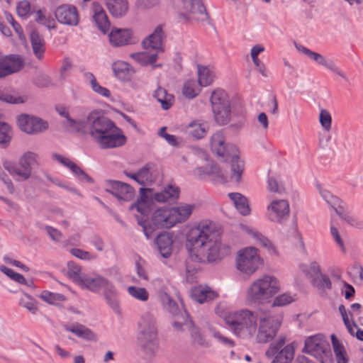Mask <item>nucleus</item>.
Masks as SVG:
<instances>
[{"instance_id": "nucleus-1", "label": "nucleus", "mask_w": 363, "mask_h": 363, "mask_svg": "<svg viewBox=\"0 0 363 363\" xmlns=\"http://www.w3.org/2000/svg\"><path fill=\"white\" fill-rule=\"evenodd\" d=\"M87 121L89 133L100 148H115L125 143L126 138L121 129L101 111H91L87 116Z\"/></svg>"}, {"instance_id": "nucleus-2", "label": "nucleus", "mask_w": 363, "mask_h": 363, "mask_svg": "<svg viewBox=\"0 0 363 363\" xmlns=\"http://www.w3.org/2000/svg\"><path fill=\"white\" fill-rule=\"evenodd\" d=\"M220 228L211 220H201L191 228L186 236L188 250H220Z\"/></svg>"}, {"instance_id": "nucleus-3", "label": "nucleus", "mask_w": 363, "mask_h": 363, "mask_svg": "<svg viewBox=\"0 0 363 363\" xmlns=\"http://www.w3.org/2000/svg\"><path fill=\"white\" fill-rule=\"evenodd\" d=\"M259 314V309H242L227 315L225 322L237 337L246 340H254Z\"/></svg>"}, {"instance_id": "nucleus-4", "label": "nucleus", "mask_w": 363, "mask_h": 363, "mask_svg": "<svg viewBox=\"0 0 363 363\" xmlns=\"http://www.w3.org/2000/svg\"><path fill=\"white\" fill-rule=\"evenodd\" d=\"M211 150L218 156L230 160V178L239 182L244 170V162L239 158V150L231 144H226L224 135L220 132L214 133L210 140Z\"/></svg>"}, {"instance_id": "nucleus-5", "label": "nucleus", "mask_w": 363, "mask_h": 363, "mask_svg": "<svg viewBox=\"0 0 363 363\" xmlns=\"http://www.w3.org/2000/svg\"><path fill=\"white\" fill-rule=\"evenodd\" d=\"M280 288L279 281L275 277L264 275L250 284L246 290V301L249 305L269 303Z\"/></svg>"}, {"instance_id": "nucleus-6", "label": "nucleus", "mask_w": 363, "mask_h": 363, "mask_svg": "<svg viewBox=\"0 0 363 363\" xmlns=\"http://www.w3.org/2000/svg\"><path fill=\"white\" fill-rule=\"evenodd\" d=\"M140 328L138 336L139 355L145 361L150 362L156 357L160 347L155 321L151 315H147L143 319Z\"/></svg>"}, {"instance_id": "nucleus-7", "label": "nucleus", "mask_w": 363, "mask_h": 363, "mask_svg": "<svg viewBox=\"0 0 363 363\" xmlns=\"http://www.w3.org/2000/svg\"><path fill=\"white\" fill-rule=\"evenodd\" d=\"M139 193L138 212L145 215L149 213L155 202L164 203L177 199L179 189L175 186L168 185L162 191L157 192L152 188L142 186L139 189Z\"/></svg>"}, {"instance_id": "nucleus-8", "label": "nucleus", "mask_w": 363, "mask_h": 363, "mask_svg": "<svg viewBox=\"0 0 363 363\" xmlns=\"http://www.w3.org/2000/svg\"><path fill=\"white\" fill-rule=\"evenodd\" d=\"M281 325V320L275 319L269 311L259 309L254 341L258 344L270 342L277 336Z\"/></svg>"}, {"instance_id": "nucleus-9", "label": "nucleus", "mask_w": 363, "mask_h": 363, "mask_svg": "<svg viewBox=\"0 0 363 363\" xmlns=\"http://www.w3.org/2000/svg\"><path fill=\"white\" fill-rule=\"evenodd\" d=\"M301 352L313 356L320 363L330 362V347L325 335L318 333L308 337Z\"/></svg>"}, {"instance_id": "nucleus-10", "label": "nucleus", "mask_w": 363, "mask_h": 363, "mask_svg": "<svg viewBox=\"0 0 363 363\" xmlns=\"http://www.w3.org/2000/svg\"><path fill=\"white\" fill-rule=\"evenodd\" d=\"M210 101L213 117L217 124H227L231 116L230 102L228 94L222 89L212 92Z\"/></svg>"}, {"instance_id": "nucleus-11", "label": "nucleus", "mask_w": 363, "mask_h": 363, "mask_svg": "<svg viewBox=\"0 0 363 363\" xmlns=\"http://www.w3.org/2000/svg\"><path fill=\"white\" fill-rule=\"evenodd\" d=\"M286 337L280 335L278 339L270 343L265 352L267 358L272 359L271 363H291L294 358L295 347L292 343L285 345Z\"/></svg>"}, {"instance_id": "nucleus-12", "label": "nucleus", "mask_w": 363, "mask_h": 363, "mask_svg": "<svg viewBox=\"0 0 363 363\" xmlns=\"http://www.w3.org/2000/svg\"><path fill=\"white\" fill-rule=\"evenodd\" d=\"M319 193L340 219L352 226L357 228H363V221L358 220L350 214L347 204L342 200L331 194L330 192L326 189L319 188Z\"/></svg>"}, {"instance_id": "nucleus-13", "label": "nucleus", "mask_w": 363, "mask_h": 363, "mask_svg": "<svg viewBox=\"0 0 363 363\" xmlns=\"http://www.w3.org/2000/svg\"><path fill=\"white\" fill-rule=\"evenodd\" d=\"M38 155L33 152H25L19 159L18 164L21 169L10 161H5L3 166L10 174L16 175L23 180H27L31 175L32 167L38 164Z\"/></svg>"}, {"instance_id": "nucleus-14", "label": "nucleus", "mask_w": 363, "mask_h": 363, "mask_svg": "<svg viewBox=\"0 0 363 363\" xmlns=\"http://www.w3.org/2000/svg\"><path fill=\"white\" fill-rule=\"evenodd\" d=\"M262 265L263 259L257 251H238L235 267L240 272L251 276Z\"/></svg>"}, {"instance_id": "nucleus-15", "label": "nucleus", "mask_w": 363, "mask_h": 363, "mask_svg": "<svg viewBox=\"0 0 363 363\" xmlns=\"http://www.w3.org/2000/svg\"><path fill=\"white\" fill-rule=\"evenodd\" d=\"M180 10L188 14V18L200 23H209V16L201 0H180Z\"/></svg>"}, {"instance_id": "nucleus-16", "label": "nucleus", "mask_w": 363, "mask_h": 363, "mask_svg": "<svg viewBox=\"0 0 363 363\" xmlns=\"http://www.w3.org/2000/svg\"><path fill=\"white\" fill-rule=\"evenodd\" d=\"M104 182L106 191L116 197L121 203L133 200L135 189L130 184L113 179H107Z\"/></svg>"}, {"instance_id": "nucleus-17", "label": "nucleus", "mask_w": 363, "mask_h": 363, "mask_svg": "<svg viewBox=\"0 0 363 363\" xmlns=\"http://www.w3.org/2000/svg\"><path fill=\"white\" fill-rule=\"evenodd\" d=\"M186 270L190 271V263L216 264L228 255L226 251H188Z\"/></svg>"}, {"instance_id": "nucleus-18", "label": "nucleus", "mask_w": 363, "mask_h": 363, "mask_svg": "<svg viewBox=\"0 0 363 363\" xmlns=\"http://www.w3.org/2000/svg\"><path fill=\"white\" fill-rule=\"evenodd\" d=\"M18 126L21 130L28 134H37L48 128L47 121L28 114H21L17 117Z\"/></svg>"}, {"instance_id": "nucleus-19", "label": "nucleus", "mask_w": 363, "mask_h": 363, "mask_svg": "<svg viewBox=\"0 0 363 363\" xmlns=\"http://www.w3.org/2000/svg\"><path fill=\"white\" fill-rule=\"evenodd\" d=\"M165 34L161 25L157 26L154 31L145 37L141 42L143 50H151L157 53L164 52V40Z\"/></svg>"}, {"instance_id": "nucleus-20", "label": "nucleus", "mask_w": 363, "mask_h": 363, "mask_svg": "<svg viewBox=\"0 0 363 363\" xmlns=\"http://www.w3.org/2000/svg\"><path fill=\"white\" fill-rule=\"evenodd\" d=\"M23 65V60L18 55H1L0 79L18 72Z\"/></svg>"}, {"instance_id": "nucleus-21", "label": "nucleus", "mask_w": 363, "mask_h": 363, "mask_svg": "<svg viewBox=\"0 0 363 363\" xmlns=\"http://www.w3.org/2000/svg\"><path fill=\"white\" fill-rule=\"evenodd\" d=\"M267 211L271 221L281 223L289 216V203L285 199L275 200L267 207Z\"/></svg>"}, {"instance_id": "nucleus-22", "label": "nucleus", "mask_w": 363, "mask_h": 363, "mask_svg": "<svg viewBox=\"0 0 363 363\" xmlns=\"http://www.w3.org/2000/svg\"><path fill=\"white\" fill-rule=\"evenodd\" d=\"M55 16L61 24L76 26L79 23L77 9L72 5L64 4L58 6L55 11Z\"/></svg>"}, {"instance_id": "nucleus-23", "label": "nucleus", "mask_w": 363, "mask_h": 363, "mask_svg": "<svg viewBox=\"0 0 363 363\" xmlns=\"http://www.w3.org/2000/svg\"><path fill=\"white\" fill-rule=\"evenodd\" d=\"M133 35V31L130 29L113 28L108 34V40L113 47H122L130 43Z\"/></svg>"}, {"instance_id": "nucleus-24", "label": "nucleus", "mask_w": 363, "mask_h": 363, "mask_svg": "<svg viewBox=\"0 0 363 363\" xmlns=\"http://www.w3.org/2000/svg\"><path fill=\"white\" fill-rule=\"evenodd\" d=\"M102 295L106 304L111 308L113 312L120 315L121 310L118 293L115 286L110 281L102 289Z\"/></svg>"}, {"instance_id": "nucleus-25", "label": "nucleus", "mask_w": 363, "mask_h": 363, "mask_svg": "<svg viewBox=\"0 0 363 363\" xmlns=\"http://www.w3.org/2000/svg\"><path fill=\"white\" fill-rule=\"evenodd\" d=\"M170 208H158L152 215V223L156 228H171L174 226Z\"/></svg>"}, {"instance_id": "nucleus-26", "label": "nucleus", "mask_w": 363, "mask_h": 363, "mask_svg": "<svg viewBox=\"0 0 363 363\" xmlns=\"http://www.w3.org/2000/svg\"><path fill=\"white\" fill-rule=\"evenodd\" d=\"M108 280L101 275L90 276L83 274L79 285L91 292L97 293L108 284Z\"/></svg>"}, {"instance_id": "nucleus-27", "label": "nucleus", "mask_w": 363, "mask_h": 363, "mask_svg": "<svg viewBox=\"0 0 363 363\" xmlns=\"http://www.w3.org/2000/svg\"><path fill=\"white\" fill-rule=\"evenodd\" d=\"M111 68L114 76L120 81L125 82H129L133 75L135 70L128 63L118 60L114 62Z\"/></svg>"}, {"instance_id": "nucleus-28", "label": "nucleus", "mask_w": 363, "mask_h": 363, "mask_svg": "<svg viewBox=\"0 0 363 363\" xmlns=\"http://www.w3.org/2000/svg\"><path fill=\"white\" fill-rule=\"evenodd\" d=\"M190 295L194 301L199 303L212 301L218 296V294L210 287L201 285L191 289Z\"/></svg>"}, {"instance_id": "nucleus-29", "label": "nucleus", "mask_w": 363, "mask_h": 363, "mask_svg": "<svg viewBox=\"0 0 363 363\" xmlns=\"http://www.w3.org/2000/svg\"><path fill=\"white\" fill-rule=\"evenodd\" d=\"M92 10L93 18L97 28L103 33H106L109 30L111 23L105 11L99 4L96 2L93 4Z\"/></svg>"}, {"instance_id": "nucleus-30", "label": "nucleus", "mask_w": 363, "mask_h": 363, "mask_svg": "<svg viewBox=\"0 0 363 363\" xmlns=\"http://www.w3.org/2000/svg\"><path fill=\"white\" fill-rule=\"evenodd\" d=\"M194 173L201 178L204 175H208L218 179H223L225 178L223 171L213 161L207 160L205 167H196L194 170Z\"/></svg>"}, {"instance_id": "nucleus-31", "label": "nucleus", "mask_w": 363, "mask_h": 363, "mask_svg": "<svg viewBox=\"0 0 363 363\" xmlns=\"http://www.w3.org/2000/svg\"><path fill=\"white\" fill-rule=\"evenodd\" d=\"M29 38L35 57L38 60L43 59L45 52V40L43 35L37 30H33Z\"/></svg>"}, {"instance_id": "nucleus-32", "label": "nucleus", "mask_w": 363, "mask_h": 363, "mask_svg": "<svg viewBox=\"0 0 363 363\" xmlns=\"http://www.w3.org/2000/svg\"><path fill=\"white\" fill-rule=\"evenodd\" d=\"M64 329L86 340L96 341L97 339L96 335L91 330L78 323H74L71 325H65Z\"/></svg>"}, {"instance_id": "nucleus-33", "label": "nucleus", "mask_w": 363, "mask_h": 363, "mask_svg": "<svg viewBox=\"0 0 363 363\" xmlns=\"http://www.w3.org/2000/svg\"><path fill=\"white\" fill-rule=\"evenodd\" d=\"M208 129V123L203 121L194 120L186 127V133L194 139L203 138Z\"/></svg>"}, {"instance_id": "nucleus-34", "label": "nucleus", "mask_w": 363, "mask_h": 363, "mask_svg": "<svg viewBox=\"0 0 363 363\" xmlns=\"http://www.w3.org/2000/svg\"><path fill=\"white\" fill-rule=\"evenodd\" d=\"M308 57L313 60L318 65L325 67V68L330 69L331 72L337 74L343 79H346L345 75L338 68V67L336 65L333 60L330 59H327L322 55L313 51H311Z\"/></svg>"}, {"instance_id": "nucleus-35", "label": "nucleus", "mask_w": 363, "mask_h": 363, "mask_svg": "<svg viewBox=\"0 0 363 363\" xmlns=\"http://www.w3.org/2000/svg\"><path fill=\"white\" fill-rule=\"evenodd\" d=\"M194 205L184 204L177 207L171 208L172 217L174 225L186 221L191 215Z\"/></svg>"}, {"instance_id": "nucleus-36", "label": "nucleus", "mask_w": 363, "mask_h": 363, "mask_svg": "<svg viewBox=\"0 0 363 363\" xmlns=\"http://www.w3.org/2000/svg\"><path fill=\"white\" fill-rule=\"evenodd\" d=\"M106 7L113 17L119 18L127 13L128 4L127 0H106Z\"/></svg>"}, {"instance_id": "nucleus-37", "label": "nucleus", "mask_w": 363, "mask_h": 363, "mask_svg": "<svg viewBox=\"0 0 363 363\" xmlns=\"http://www.w3.org/2000/svg\"><path fill=\"white\" fill-rule=\"evenodd\" d=\"M186 328L189 331L191 337V342L194 345L202 347H208V342L206 340L199 329L194 325L191 320H188L184 323Z\"/></svg>"}, {"instance_id": "nucleus-38", "label": "nucleus", "mask_w": 363, "mask_h": 363, "mask_svg": "<svg viewBox=\"0 0 363 363\" xmlns=\"http://www.w3.org/2000/svg\"><path fill=\"white\" fill-rule=\"evenodd\" d=\"M153 96L161 104L163 110L169 109L174 103V96L172 94H169L167 91L162 87H158L155 91Z\"/></svg>"}, {"instance_id": "nucleus-39", "label": "nucleus", "mask_w": 363, "mask_h": 363, "mask_svg": "<svg viewBox=\"0 0 363 363\" xmlns=\"http://www.w3.org/2000/svg\"><path fill=\"white\" fill-rule=\"evenodd\" d=\"M230 199L233 201L236 209L242 216H247L250 213V208L246 197L240 193H230Z\"/></svg>"}, {"instance_id": "nucleus-40", "label": "nucleus", "mask_w": 363, "mask_h": 363, "mask_svg": "<svg viewBox=\"0 0 363 363\" xmlns=\"http://www.w3.org/2000/svg\"><path fill=\"white\" fill-rule=\"evenodd\" d=\"M174 242V233L163 232L157 235L155 244L158 250H171Z\"/></svg>"}, {"instance_id": "nucleus-41", "label": "nucleus", "mask_w": 363, "mask_h": 363, "mask_svg": "<svg viewBox=\"0 0 363 363\" xmlns=\"http://www.w3.org/2000/svg\"><path fill=\"white\" fill-rule=\"evenodd\" d=\"M152 167V163H148L138 171V184L146 186L152 184L153 178L150 172Z\"/></svg>"}, {"instance_id": "nucleus-42", "label": "nucleus", "mask_w": 363, "mask_h": 363, "mask_svg": "<svg viewBox=\"0 0 363 363\" xmlns=\"http://www.w3.org/2000/svg\"><path fill=\"white\" fill-rule=\"evenodd\" d=\"M331 341L337 363H347L345 350L334 334L331 335Z\"/></svg>"}, {"instance_id": "nucleus-43", "label": "nucleus", "mask_w": 363, "mask_h": 363, "mask_svg": "<svg viewBox=\"0 0 363 363\" xmlns=\"http://www.w3.org/2000/svg\"><path fill=\"white\" fill-rule=\"evenodd\" d=\"M158 54L151 50L138 52V63L141 66H151L158 59Z\"/></svg>"}, {"instance_id": "nucleus-44", "label": "nucleus", "mask_w": 363, "mask_h": 363, "mask_svg": "<svg viewBox=\"0 0 363 363\" xmlns=\"http://www.w3.org/2000/svg\"><path fill=\"white\" fill-rule=\"evenodd\" d=\"M298 269L306 277L311 279V281L313 279H315L318 275L321 274L320 266L316 262H312L309 266L301 263L298 265Z\"/></svg>"}, {"instance_id": "nucleus-45", "label": "nucleus", "mask_w": 363, "mask_h": 363, "mask_svg": "<svg viewBox=\"0 0 363 363\" xmlns=\"http://www.w3.org/2000/svg\"><path fill=\"white\" fill-rule=\"evenodd\" d=\"M213 73L209 69L203 66H198V82L202 86H207L213 80Z\"/></svg>"}, {"instance_id": "nucleus-46", "label": "nucleus", "mask_w": 363, "mask_h": 363, "mask_svg": "<svg viewBox=\"0 0 363 363\" xmlns=\"http://www.w3.org/2000/svg\"><path fill=\"white\" fill-rule=\"evenodd\" d=\"M159 296L163 306L171 313L177 314L179 311L177 303L164 291L159 292Z\"/></svg>"}, {"instance_id": "nucleus-47", "label": "nucleus", "mask_w": 363, "mask_h": 363, "mask_svg": "<svg viewBox=\"0 0 363 363\" xmlns=\"http://www.w3.org/2000/svg\"><path fill=\"white\" fill-rule=\"evenodd\" d=\"M13 137L11 127L5 122H0V144L7 146Z\"/></svg>"}, {"instance_id": "nucleus-48", "label": "nucleus", "mask_w": 363, "mask_h": 363, "mask_svg": "<svg viewBox=\"0 0 363 363\" xmlns=\"http://www.w3.org/2000/svg\"><path fill=\"white\" fill-rule=\"evenodd\" d=\"M247 233L250 235H252V237L258 241L259 247L267 249L274 247L272 242L267 237L264 236L258 231L254 229H247Z\"/></svg>"}, {"instance_id": "nucleus-49", "label": "nucleus", "mask_w": 363, "mask_h": 363, "mask_svg": "<svg viewBox=\"0 0 363 363\" xmlns=\"http://www.w3.org/2000/svg\"><path fill=\"white\" fill-rule=\"evenodd\" d=\"M311 283L320 290H329L332 288V283L330 279L322 274L320 275V277H318L315 279H313Z\"/></svg>"}, {"instance_id": "nucleus-50", "label": "nucleus", "mask_w": 363, "mask_h": 363, "mask_svg": "<svg viewBox=\"0 0 363 363\" xmlns=\"http://www.w3.org/2000/svg\"><path fill=\"white\" fill-rule=\"evenodd\" d=\"M68 272L67 274L77 284H79V280L82 279L84 274H81V268L79 265L73 262L67 263Z\"/></svg>"}, {"instance_id": "nucleus-51", "label": "nucleus", "mask_w": 363, "mask_h": 363, "mask_svg": "<svg viewBox=\"0 0 363 363\" xmlns=\"http://www.w3.org/2000/svg\"><path fill=\"white\" fill-rule=\"evenodd\" d=\"M35 21L38 23L45 26L49 30L54 29L55 28L54 19L51 17H47L43 13L41 10H38L36 12Z\"/></svg>"}, {"instance_id": "nucleus-52", "label": "nucleus", "mask_w": 363, "mask_h": 363, "mask_svg": "<svg viewBox=\"0 0 363 363\" xmlns=\"http://www.w3.org/2000/svg\"><path fill=\"white\" fill-rule=\"evenodd\" d=\"M0 101L11 104H19L25 102L23 98L21 96L12 95L8 92L0 89Z\"/></svg>"}, {"instance_id": "nucleus-53", "label": "nucleus", "mask_w": 363, "mask_h": 363, "mask_svg": "<svg viewBox=\"0 0 363 363\" xmlns=\"http://www.w3.org/2000/svg\"><path fill=\"white\" fill-rule=\"evenodd\" d=\"M319 121L323 128L326 131H330L332 125V117L329 111L326 109H321L319 114Z\"/></svg>"}, {"instance_id": "nucleus-54", "label": "nucleus", "mask_w": 363, "mask_h": 363, "mask_svg": "<svg viewBox=\"0 0 363 363\" xmlns=\"http://www.w3.org/2000/svg\"><path fill=\"white\" fill-rule=\"evenodd\" d=\"M195 86L194 81L186 82L183 86V94L188 98H194L199 94V91Z\"/></svg>"}, {"instance_id": "nucleus-55", "label": "nucleus", "mask_w": 363, "mask_h": 363, "mask_svg": "<svg viewBox=\"0 0 363 363\" xmlns=\"http://www.w3.org/2000/svg\"><path fill=\"white\" fill-rule=\"evenodd\" d=\"M293 301L292 297L287 294H283L274 298L272 306H284Z\"/></svg>"}, {"instance_id": "nucleus-56", "label": "nucleus", "mask_w": 363, "mask_h": 363, "mask_svg": "<svg viewBox=\"0 0 363 363\" xmlns=\"http://www.w3.org/2000/svg\"><path fill=\"white\" fill-rule=\"evenodd\" d=\"M64 125L69 128V130L77 133L79 132L84 127L83 121L72 118L71 117L67 120V124L65 123Z\"/></svg>"}, {"instance_id": "nucleus-57", "label": "nucleus", "mask_w": 363, "mask_h": 363, "mask_svg": "<svg viewBox=\"0 0 363 363\" xmlns=\"http://www.w3.org/2000/svg\"><path fill=\"white\" fill-rule=\"evenodd\" d=\"M267 189L270 192L277 193L279 194L284 192V188L279 185L277 180L274 178H269L267 181Z\"/></svg>"}, {"instance_id": "nucleus-58", "label": "nucleus", "mask_w": 363, "mask_h": 363, "mask_svg": "<svg viewBox=\"0 0 363 363\" xmlns=\"http://www.w3.org/2000/svg\"><path fill=\"white\" fill-rule=\"evenodd\" d=\"M73 256L85 261H90L97 257L96 255L91 251H71Z\"/></svg>"}, {"instance_id": "nucleus-59", "label": "nucleus", "mask_w": 363, "mask_h": 363, "mask_svg": "<svg viewBox=\"0 0 363 363\" xmlns=\"http://www.w3.org/2000/svg\"><path fill=\"white\" fill-rule=\"evenodd\" d=\"M30 4L28 0H23L20 1L16 6V11L19 16L24 17L30 11Z\"/></svg>"}, {"instance_id": "nucleus-60", "label": "nucleus", "mask_w": 363, "mask_h": 363, "mask_svg": "<svg viewBox=\"0 0 363 363\" xmlns=\"http://www.w3.org/2000/svg\"><path fill=\"white\" fill-rule=\"evenodd\" d=\"M264 50V47L260 45H255L252 48L250 55L255 65H259V63L261 62L258 58V55Z\"/></svg>"}, {"instance_id": "nucleus-61", "label": "nucleus", "mask_w": 363, "mask_h": 363, "mask_svg": "<svg viewBox=\"0 0 363 363\" xmlns=\"http://www.w3.org/2000/svg\"><path fill=\"white\" fill-rule=\"evenodd\" d=\"M6 20L12 26L13 28L18 34L19 38H22V37H23L24 35L23 30L21 25L14 20L13 17L10 13L6 14Z\"/></svg>"}, {"instance_id": "nucleus-62", "label": "nucleus", "mask_w": 363, "mask_h": 363, "mask_svg": "<svg viewBox=\"0 0 363 363\" xmlns=\"http://www.w3.org/2000/svg\"><path fill=\"white\" fill-rule=\"evenodd\" d=\"M21 304L23 308H26L32 314H35L38 311L36 304L31 299H21Z\"/></svg>"}, {"instance_id": "nucleus-63", "label": "nucleus", "mask_w": 363, "mask_h": 363, "mask_svg": "<svg viewBox=\"0 0 363 363\" xmlns=\"http://www.w3.org/2000/svg\"><path fill=\"white\" fill-rule=\"evenodd\" d=\"M72 67V62L69 58L66 57L64 59L62 65L60 69V79L62 80H65L67 74L65 72L68 70H70Z\"/></svg>"}, {"instance_id": "nucleus-64", "label": "nucleus", "mask_w": 363, "mask_h": 363, "mask_svg": "<svg viewBox=\"0 0 363 363\" xmlns=\"http://www.w3.org/2000/svg\"><path fill=\"white\" fill-rule=\"evenodd\" d=\"M84 77L88 81L91 86L92 90L95 92L101 86L96 81V77L91 72H85Z\"/></svg>"}]
</instances>
